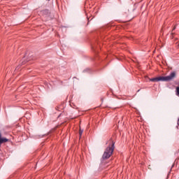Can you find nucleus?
Returning <instances> with one entry per match:
<instances>
[{
	"label": "nucleus",
	"instance_id": "obj_1",
	"mask_svg": "<svg viewBox=\"0 0 179 179\" xmlns=\"http://www.w3.org/2000/svg\"><path fill=\"white\" fill-rule=\"evenodd\" d=\"M115 142L111 141L109 145L105 150L102 156L103 160H107L111 157L113 153H114V149H115Z\"/></svg>",
	"mask_w": 179,
	"mask_h": 179
},
{
	"label": "nucleus",
	"instance_id": "obj_2",
	"mask_svg": "<svg viewBox=\"0 0 179 179\" xmlns=\"http://www.w3.org/2000/svg\"><path fill=\"white\" fill-rule=\"evenodd\" d=\"M176 78V71L171 72L169 76H159L156 78H152L150 79V82H170Z\"/></svg>",
	"mask_w": 179,
	"mask_h": 179
},
{
	"label": "nucleus",
	"instance_id": "obj_3",
	"mask_svg": "<svg viewBox=\"0 0 179 179\" xmlns=\"http://www.w3.org/2000/svg\"><path fill=\"white\" fill-rule=\"evenodd\" d=\"M8 138H2V135L0 133V146L2 145V143H6L8 142Z\"/></svg>",
	"mask_w": 179,
	"mask_h": 179
},
{
	"label": "nucleus",
	"instance_id": "obj_4",
	"mask_svg": "<svg viewBox=\"0 0 179 179\" xmlns=\"http://www.w3.org/2000/svg\"><path fill=\"white\" fill-rule=\"evenodd\" d=\"M49 13L50 11L47 9L41 11V15H43V16H48Z\"/></svg>",
	"mask_w": 179,
	"mask_h": 179
},
{
	"label": "nucleus",
	"instance_id": "obj_5",
	"mask_svg": "<svg viewBox=\"0 0 179 179\" xmlns=\"http://www.w3.org/2000/svg\"><path fill=\"white\" fill-rule=\"evenodd\" d=\"M82 134H83V130H82L81 129H80V131H79V135H80V136H82Z\"/></svg>",
	"mask_w": 179,
	"mask_h": 179
},
{
	"label": "nucleus",
	"instance_id": "obj_6",
	"mask_svg": "<svg viewBox=\"0 0 179 179\" xmlns=\"http://www.w3.org/2000/svg\"><path fill=\"white\" fill-rule=\"evenodd\" d=\"M176 25L173 27V30H172V31H171V34H174V33L173 32V31H174V30H176Z\"/></svg>",
	"mask_w": 179,
	"mask_h": 179
},
{
	"label": "nucleus",
	"instance_id": "obj_7",
	"mask_svg": "<svg viewBox=\"0 0 179 179\" xmlns=\"http://www.w3.org/2000/svg\"><path fill=\"white\" fill-rule=\"evenodd\" d=\"M47 1H50V0H47Z\"/></svg>",
	"mask_w": 179,
	"mask_h": 179
}]
</instances>
